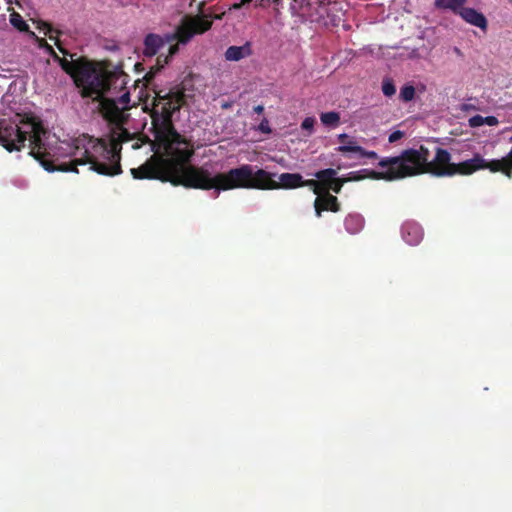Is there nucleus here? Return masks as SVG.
<instances>
[{
    "label": "nucleus",
    "instance_id": "obj_1",
    "mask_svg": "<svg viewBox=\"0 0 512 512\" xmlns=\"http://www.w3.org/2000/svg\"><path fill=\"white\" fill-rule=\"evenodd\" d=\"M187 98L183 85L155 91L150 111L152 133L172 158L152 155L145 163L130 170L134 179L160 180L197 190L214 188V175L206 168L185 165L194 155V150L188 147V141L176 131L171 120L175 112L186 106Z\"/></svg>",
    "mask_w": 512,
    "mask_h": 512
},
{
    "label": "nucleus",
    "instance_id": "obj_2",
    "mask_svg": "<svg viewBox=\"0 0 512 512\" xmlns=\"http://www.w3.org/2000/svg\"><path fill=\"white\" fill-rule=\"evenodd\" d=\"M128 93L118 99L102 101V117L111 125L108 140L94 138L88 134H81L72 140L69 146V155H80L68 163L54 165L50 161H42V168L49 173L74 172L77 174L78 165H90V171L102 176H116L121 174V148L125 143L133 140L134 135L124 125L128 121Z\"/></svg>",
    "mask_w": 512,
    "mask_h": 512
},
{
    "label": "nucleus",
    "instance_id": "obj_3",
    "mask_svg": "<svg viewBox=\"0 0 512 512\" xmlns=\"http://www.w3.org/2000/svg\"><path fill=\"white\" fill-rule=\"evenodd\" d=\"M274 177V173L250 164H242L230 169L227 173L215 175L213 190H279L302 187V176L298 173H282L279 175V181L275 180Z\"/></svg>",
    "mask_w": 512,
    "mask_h": 512
},
{
    "label": "nucleus",
    "instance_id": "obj_4",
    "mask_svg": "<svg viewBox=\"0 0 512 512\" xmlns=\"http://www.w3.org/2000/svg\"><path fill=\"white\" fill-rule=\"evenodd\" d=\"M38 28L44 30V34L48 35V38L54 41V45H56L60 53L71 57V60H67L65 57H59L54 49L45 42V40L42 39L41 42H39V45L45 48V51H47L48 55H50L55 62L59 63L60 68H62L66 74L71 76L75 85L83 86L90 84V86L94 88H98L100 86L101 74L95 70V65L97 63L89 60L84 56L74 59L73 57L75 54L69 53L61 46L60 40L57 37H53L51 35L52 33L60 35V31L51 27L48 22H39Z\"/></svg>",
    "mask_w": 512,
    "mask_h": 512
},
{
    "label": "nucleus",
    "instance_id": "obj_5",
    "mask_svg": "<svg viewBox=\"0 0 512 512\" xmlns=\"http://www.w3.org/2000/svg\"><path fill=\"white\" fill-rule=\"evenodd\" d=\"M429 149L420 146L419 149L408 148L400 155L384 157L379 161V167L385 171H368L374 180L394 181L416 175L427 174Z\"/></svg>",
    "mask_w": 512,
    "mask_h": 512
},
{
    "label": "nucleus",
    "instance_id": "obj_6",
    "mask_svg": "<svg viewBox=\"0 0 512 512\" xmlns=\"http://www.w3.org/2000/svg\"><path fill=\"white\" fill-rule=\"evenodd\" d=\"M97 73L102 75L99 87H91V85H75L79 88L82 98L100 97L99 108L104 100H118L125 94H130L125 86L128 83V74L122 70L121 65H116L111 70L103 69L96 64Z\"/></svg>",
    "mask_w": 512,
    "mask_h": 512
},
{
    "label": "nucleus",
    "instance_id": "obj_7",
    "mask_svg": "<svg viewBox=\"0 0 512 512\" xmlns=\"http://www.w3.org/2000/svg\"><path fill=\"white\" fill-rule=\"evenodd\" d=\"M23 125L29 127L30 133L27 134L30 147L29 155L37 160L39 164L42 165L43 161H49L51 164L57 165L55 163L60 158L75 157L77 155L69 154V146H72V142L62 143L56 146H50L43 142L42 136L45 135L46 131L41 122L29 118L27 121L23 122Z\"/></svg>",
    "mask_w": 512,
    "mask_h": 512
},
{
    "label": "nucleus",
    "instance_id": "obj_8",
    "mask_svg": "<svg viewBox=\"0 0 512 512\" xmlns=\"http://www.w3.org/2000/svg\"><path fill=\"white\" fill-rule=\"evenodd\" d=\"M481 167V155L460 163L451 162V154L445 148H437L435 156L428 160V174L436 177H452L455 175L470 176Z\"/></svg>",
    "mask_w": 512,
    "mask_h": 512
},
{
    "label": "nucleus",
    "instance_id": "obj_9",
    "mask_svg": "<svg viewBox=\"0 0 512 512\" xmlns=\"http://www.w3.org/2000/svg\"><path fill=\"white\" fill-rule=\"evenodd\" d=\"M28 119L36 121L33 117H26L20 121V124L14 122H7L2 120L0 123V145L5 150L12 153L14 151H21L24 148V143L27 141V135L30 134L28 127L24 126V122Z\"/></svg>",
    "mask_w": 512,
    "mask_h": 512
},
{
    "label": "nucleus",
    "instance_id": "obj_10",
    "mask_svg": "<svg viewBox=\"0 0 512 512\" xmlns=\"http://www.w3.org/2000/svg\"><path fill=\"white\" fill-rule=\"evenodd\" d=\"M205 3H199V15L185 18L181 25L176 28L175 37L181 44H187L195 35H202L211 28V21L208 15H202Z\"/></svg>",
    "mask_w": 512,
    "mask_h": 512
},
{
    "label": "nucleus",
    "instance_id": "obj_11",
    "mask_svg": "<svg viewBox=\"0 0 512 512\" xmlns=\"http://www.w3.org/2000/svg\"><path fill=\"white\" fill-rule=\"evenodd\" d=\"M488 169L492 173L501 172L507 178H512V148L510 153L504 158L496 159L492 161H485L484 158H481V166L478 167V170Z\"/></svg>",
    "mask_w": 512,
    "mask_h": 512
},
{
    "label": "nucleus",
    "instance_id": "obj_12",
    "mask_svg": "<svg viewBox=\"0 0 512 512\" xmlns=\"http://www.w3.org/2000/svg\"><path fill=\"white\" fill-rule=\"evenodd\" d=\"M454 14H457L462 18L466 23L475 26L482 30L483 32L487 31V18L481 12H478L474 8H464L457 11H453Z\"/></svg>",
    "mask_w": 512,
    "mask_h": 512
},
{
    "label": "nucleus",
    "instance_id": "obj_13",
    "mask_svg": "<svg viewBox=\"0 0 512 512\" xmlns=\"http://www.w3.org/2000/svg\"><path fill=\"white\" fill-rule=\"evenodd\" d=\"M324 211H330L332 213H338L339 211L338 199L331 193L318 195L315 199L316 217H320Z\"/></svg>",
    "mask_w": 512,
    "mask_h": 512
},
{
    "label": "nucleus",
    "instance_id": "obj_14",
    "mask_svg": "<svg viewBox=\"0 0 512 512\" xmlns=\"http://www.w3.org/2000/svg\"><path fill=\"white\" fill-rule=\"evenodd\" d=\"M402 239L408 245H416L423 239V230L420 225L414 222H407L402 225Z\"/></svg>",
    "mask_w": 512,
    "mask_h": 512
},
{
    "label": "nucleus",
    "instance_id": "obj_15",
    "mask_svg": "<svg viewBox=\"0 0 512 512\" xmlns=\"http://www.w3.org/2000/svg\"><path fill=\"white\" fill-rule=\"evenodd\" d=\"M336 150H337V152H339L343 155H345L347 153H356L359 155V157H365L368 159H377L378 158V155L376 152L365 150L364 148H362L352 142H350L349 145H341V146L337 147Z\"/></svg>",
    "mask_w": 512,
    "mask_h": 512
},
{
    "label": "nucleus",
    "instance_id": "obj_16",
    "mask_svg": "<svg viewBox=\"0 0 512 512\" xmlns=\"http://www.w3.org/2000/svg\"><path fill=\"white\" fill-rule=\"evenodd\" d=\"M163 44L160 36L156 34L146 35L144 40V55L148 57L156 55Z\"/></svg>",
    "mask_w": 512,
    "mask_h": 512
},
{
    "label": "nucleus",
    "instance_id": "obj_17",
    "mask_svg": "<svg viewBox=\"0 0 512 512\" xmlns=\"http://www.w3.org/2000/svg\"><path fill=\"white\" fill-rule=\"evenodd\" d=\"M363 228V218L358 214H349L344 218V229H346L347 233L351 235H355L358 232L362 231Z\"/></svg>",
    "mask_w": 512,
    "mask_h": 512
},
{
    "label": "nucleus",
    "instance_id": "obj_18",
    "mask_svg": "<svg viewBox=\"0 0 512 512\" xmlns=\"http://www.w3.org/2000/svg\"><path fill=\"white\" fill-rule=\"evenodd\" d=\"M360 173H368V171L367 170H361V171H358L356 173H352L353 176L350 177L348 180L358 181V180L363 179V176L359 175ZM345 182H347V179H343V180H339V181H336V182L324 184V193H322V195L329 194L330 191H332V192H334L336 194H339L341 192V188H342V186L344 185Z\"/></svg>",
    "mask_w": 512,
    "mask_h": 512
},
{
    "label": "nucleus",
    "instance_id": "obj_19",
    "mask_svg": "<svg viewBox=\"0 0 512 512\" xmlns=\"http://www.w3.org/2000/svg\"><path fill=\"white\" fill-rule=\"evenodd\" d=\"M499 124V120L495 116H487L482 117L481 115H475L468 120V125L471 128H479L483 125H487L490 127L496 126Z\"/></svg>",
    "mask_w": 512,
    "mask_h": 512
},
{
    "label": "nucleus",
    "instance_id": "obj_20",
    "mask_svg": "<svg viewBox=\"0 0 512 512\" xmlns=\"http://www.w3.org/2000/svg\"><path fill=\"white\" fill-rule=\"evenodd\" d=\"M315 180L323 183L330 184L332 182H338L340 180H344L337 177V171L335 169H322L315 173Z\"/></svg>",
    "mask_w": 512,
    "mask_h": 512
},
{
    "label": "nucleus",
    "instance_id": "obj_21",
    "mask_svg": "<svg viewBox=\"0 0 512 512\" xmlns=\"http://www.w3.org/2000/svg\"><path fill=\"white\" fill-rule=\"evenodd\" d=\"M464 4H466V0H435L437 8L452 12L465 9Z\"/></svg>",
    "mask_w": 512,
    "mask_h": 512
},
{
    "label": "nucleus",
    "instance_id": "obj_22",
    "mask_svg": "<svg viewBox=\"0 0 512 512\" xmlns=\"http://www.w3.org/2000/svg\"><path fill=\"white\" fill-rule=\"evenodd\" d=\"M225 60L239 61L246 56L245 46H230L225 50Z\"/></svg>",
    "mask_w": 512,
    "mask_h": 512
},
{
    "label": "nucleus",
    "instance_id": "obj_23",
    "mask_svg": "<svg viewBox=\"0 0 512 512\" xmlns=\"http://www.w3.org/2000/svg\"><path fill=\"white\" fill-rule=\"evenodd\" d=\"M10 23L14 28L22 33H28L30 36H34L33 32H30L28 29L27 23L23 20V17L19 15L17 12H12L10 15Z\"/></svg>",
    "mask_w": 512,
    "mask_h": 512
},
{
    "label": "nucleus",
    "instance_id": "obj_24",
    "mask_svg": "<svg viewBox=\"0 0 512 512\" xmlns=\"http://www.w3.org/2000/svg\"><path fill=\"white\" fill-rule=\"evenodd\" d=\"M321 122L326 127H337L339 123V114L335 111L321 113Z\"/></svg>",
    "mask_w": 512,
    "mask_h": 512
},
{
    "label": "nucleus",
    "instance_id": "obj_25",
    "mask_svg": "<svg viewBox=\"0 0 512 512\" xmlns=\"http://www.w3.org/2000/svg\"><path fill=\"white\" fill-rule=\"evenodd\" d=\"M303 187H309L310 189H312L313 194H315L316 196H321L323 194V183L315 179H303Z\"/></svg>",
    "mask_w": 512,
    "mask_h": 512
},
{
    "label": "nucleus",
    "instance_id": "obj_26",
    "mask_svg": "<svg viewBox=\"0 0 512 512\" xmlns=\"http://www.w3.org/2000/svg\"><path fill=\"white\" fill-rule=\"evenodd\" d=\"M415 89L412 85H405L401 88L400 98L404 102H409L414 99Z\"/></svg>",
    "mask_w": 512,
    "mask_h": 512
},
{
    "label": "nucleus",
    "instance_id": "obj_27",
    "mask_svg": "<svg viewBox=\"0 0 512 512\" xmlns=\"http://www.w3.org/2000/svg\"><path fill=\"white\" fill-rule=\"evenodd\" d=\"M382 92H383V95H385L386 97H391V96L395 95V93H396L395 85L393 84V81L390 80L389 78H386L383 80Z\"/></svg>",
    "mask_w": 512,
    "mask_h": 512
},
{
    "label": "nucleus",
    "instance_id": "obj_28",
    "mask_svg": "<svg viewBox=\"0 0 512 512\" xmlns=\"http://www.w3.org/2000/svg\"><path fill=\"white\" fill-rule=\"evenodd\" d=\"M315 123L316 120L313 117H306L304 118L303 122H301V129L304 131H308L309 133H312Z\"/></svg>",
    "mask_w": 512,
    "mask_h": 512
},
{
    "label": "nucleus",
    "instance_id": "obj_29",
    "mask_svg": "<svg viewBox=\"0 0 512 512\" xmlns=\"http://www.w3.org/2000/svg\"><path fill=\"white\" fill-rule=\"evenodd\" d=\"M402 137H403V132L400 130H396L389 134L388 140H389V143H394V142L401 140Z\"/></svg>",
    "mask_w": 512,
    "mask_h": 512
},
{
    "label": "nucleus",
    "instance_id": "obj_30",
    "mask_svg": "<svg viewBox=\"0 0 512 512\" xmlns=\"http://www.w3.org/2000/svg\"><path fill=\"white\" fill-rule=\"evenodd\" d=\"M258 130L263 134L271 133V129L268 126V120L266 118L261 120L260 125H258Z\"/></svg>",
    "mask_w": 512,
    "mask_h": 512
},
{
    "label": "nucleus",
    "instance_id": "obj_31",
    "mask_svg": "<svg viewBox=\"0 0 512 512\" xmlns=\"http://www.w3.org/2000/svg\"><path fill=\"white\" fill-rule=\"evenodd\" d=\"M338 142H340L341 145H349L350 143L356 145V142L346 134L338 135Z\"/></svg>",
    "mask_w": 512,
    "mask_h": 512
},
{
    "label": "nucleus",
    "instance_id": "obj_32",
    "mask_svg": "<svg viewBox=\"0 0 512 512\" xmlns=\"http://www.w3.org/2000/svg\"><path fill=\"white\" fill-rule=\"evenodd\" d=\"M252 2H253V0H241L238 3H234L233 9L234 10H239V9L243 8L245 5H248V4L252 3Z\"/></svg>",
    "mask_w": 512,
    "mask_h": 512
},
{
    "label": "nucleus",
    "instance_id": "obj_33",
    "mask_svg": "<svg viewBox=\"0 0 512 512\" xmlns=\"http://www.w3.org/2000/svg\"><path fill=\"white\" fill-rule=\"evenodd\" d=\"M158 71H159V66L155 67V69H152V70H150V72L146 73L145 81L149 83L153 79V76L155 75V73H157Z\"/></svg>",
    "mask_w": 512,
    "mask_h": 512
},
{
    "label": "nucleus",
    "instance_id": "obj_34",
    "mask_svg": "<svg viewBox=\"0 0 512 512\" xmlns=\"http://www.w3.org/2000/svg\"><path fill=\"white\" fill-rule=\"evenodd\" d=\"M254 112L258 113V114H262L263 112V107L262 105H257L254 107Z\"/></svg>",
    "mask_w": 512,
    "mask_h": 512
},
{
    "label": "nucleus",
    "instance_id": "obj_35",
    "mask_svg": "<svg viewBox=\"0 0 512 512\" xmlns=\"http://www.w3.org/2000/svg\"><path fill=\"white\" fill-rule=\"evenodd\" d=\"M475 107H473L472 105H469V104H463L462 105V110L463 111H467V110H471V109H474Z\"/></svg>",
    "mask_w": 512,
    "mask_h": 512
},
{
    "label": "nucleus",
    "instance_id": "obj_36",
    "mask_svg": "<svg viewBox=\"0 0 512 512\" xmlns=\"http://www.w3.org/2000/svg\"><path fill=\"white\" fill-rule=\"evenodd\" d=\"M170 55H173L177 51V46H170Z\"/></svg>",
    "mask_w": 512,
    "mask_h": 512
},
{
    "label": "nucleus",
    "instance_id": "obj_37",
    "mask_svg": "<svg viewBox=\"0 0 512 512\" xmlns=\"http://www.w3.org/2000/svg\"><path fill=\"white\" fill-rule=\"evenodd\" d=\"M138 148H139L138 144L133 145V149H138Z\"/></svg>",
    "mask_w": 512,
    "mask_h": 512
},
{
    "label": "nucleus",
    "instance_id": "obj_38",
    "mask_svg": "<svg viewBox=\"0 0 512 512\" xmlns=\"http://www.w3.org/2000/svg\"><path fill=\"white\" fill-rule=\"evenodd\" d=\"M222 108H228V104L222 105Z\"/></svg>",
    "mask_w": 512,
    "mask_h": 512
},
{
    "label": "nucleus",
    "instance_id": "obj_39",
    "mask_svg": "<svg viewBox=\"0 0 512 512\" xmlns=\"http://www.w3.org/2000/svg\"><path fill=\"white\" fill-rule=\"evenodd\" d=\"M510 142L512 143V136H511V138H510Z\"/></svg>",
    "mask_w": 512,
    "mask_h": 512
}]
</instances>
